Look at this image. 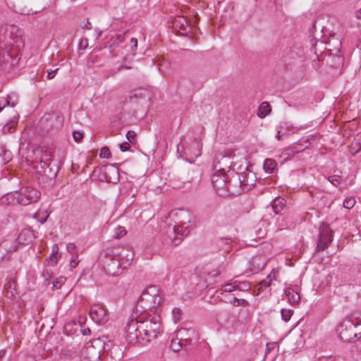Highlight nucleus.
Masks as SVG:
<instances>
[{
	"mask_svg": "<svg viewBox=\"0 0 361 361\" xmlns=\"http://www.w3.org/2000/svg\"><path fill=\"white\" fill-rule=\"evenodd\" d=\"M238 178H240V183L243 188L246 191L250 190L253 185L256 183L257 177L254 172L248 169L246 166L245 170L242 172L237 171Z\"/></svg>",
	"mask_w": 361,
	"mask_h": 361,
	"instance_id": "obj_13",
	"label": "nucleus"
},
{
	"mask_svg": "<svg viewBox=\"0 0 361 361\" xmlns=\"http://www.w3.org/2000/svg\"><path fill=\"white\" fill-rule=\"evenodd\" d=\"M58 70H59L58 68H56L55 70H53V71H51L50 72H48L47 78L49 80L53 79L55 77L56 73Z\"/></svg>",
	"mask_w": 361,
	"mask_h": 361,
	"instance_id": "obj_52",
	"label": "nucleus"
},
{
	"mask_svg": "<svg viewBox=\"0 0 361 361\" xmlns=\"http://www.w3.org/2000/svg\"><path fill=\"white\" fill-rule=\"evenodd\" d=\"M113 255H116L120 261L123 269L128 268L134 259V252L132 248L126 246L122 248H113Z\"/></svg>",
	"mask_w": 361,
	"mask_h": 361,
	"instance_id": "obj_9",
	"label": "nucleus"
},
{
	"mask_svg": "<svg viewBox=\"0 0 361 361\" xmlns=\"http://www.w3.org/2000/svg\"><path fill=\"white\" fill-rule=\"evenodd\" d=\"M173 27L183 36H187L190 32V28L188 25L186 18L182 16H178L174 19Z\"/></svg>",
	"mask_w": 361,
	"mask_h": 361,
	"instance_id": "obj_16",
	"label": "nucleus"
},
{
	"mask_svg": "<svg viewBox=\"0 0 361 361\" xmlns=\"http://www.w3.org/2000/svg\"><path fill=\"white\" fill-rule=\"evenodd\" d=\"M40 164H41L42 169H45L46 167H49L50 162H47L45 160H41L40 161Z\"/></svg>",
	"mask_w": 361,
	"mask_h": 361,
	"instance_id": "obj_54",
	"label": "nucleus"
},
{
	"mask_svg": "<svg viewBox=\"0 0 361 361\" xmlns=\"http://www.w3.org/2000/svg\"><path fill=\"white\" fill-rule=\"evenodd\" d=\"M82 355L89 361H97L100 358V351L92 345H87L82 350Z\"/></svg>",
	"mask_w": 361,
	"mask_h": 361,
	"instance_id": "obj_19",
	"label": "nucleus"
},
{
	"mask_svg": "<svg viewBox=\"0 0 361 361\" xmlns=\"http://www.w3.org/2000/svg\"><path fill=\"white\" fill-rule=\"evenodd\" d=\"M249 303L245 299H240V302L234 303V306H243V307H247L248 306Z\"/></svg>",
	"mask_w": 361,
	"mask_h": 361,
	"instance_id": "obj_51",
	"label": "nucleus"
},
{
	"mask_svg": "<svg viewBox=\"0 0 361 361\" xmlns=\"http://www.w3.org/2000/svg\"><path fill=\"white\" fill-rule=\"evenodd\" d=\"M35 238L36 236L35 235L34 231L31 230L30 228H24L19 233L16 241L18 244L28 245L29 243H32L35 239Z\"/></svg>",
	"mask_w": 361,
	"mask_h": 361,
	"instance_id": "obj_17",
	"label": "nucleus"
},
{
	"mask_svg": "<svg viewBox=\"0 0 361 361\" xmlns=\"http://www.w3.org/2000/svg\"><path fill=\"white\" fill-rule=\"evenodd\" d=\"M358 138L353 143V148L356 149L355 152H359L361 150V134L357 135Z\"/></svg>",
	"mask_w": 361,
	"mask_h": 361,
	"instance_id": "obj_45",
	"label": "nucleus"
},
{
	"mask_svg": "<svg viewBox=\"0 0 361 361\" xmlns=\"http://www.w3.org/2000/svg\"><path fill=\"white\" fill-rule=\"evenodd\" d=\"M68 252L71 255V257H78L79 253L76 249V245L73 243H69L66 245Z\"/></svg>",
	"mask_w": 361,
	"mask_h": 361,
	"instance_id": "obj_35",
	"label": "nucleus"
},
{
	"mask_svg": "<svg viewBox=\"0 0 361 361\" xmlns=\"http://www.w3.org/2000/svg\"><path fill=\"white\" fill-rule=\"evenodd\" d=\"M27 1L31 6V8L27 12H25V14L39 13L48 5L47 0H27Z\"/></svg>",
	"mask_w": 361,
	"mask_h": 361,
	"instance_id": "obj_18",
	"label": "nucleus"
},
{
	"mask_svg": "<svg viewBox=\"0 0 361 361\" xmlns=\"http://www.w3.org/2000/svg\"><path fill=\"white\" fill-rule=\"evenodd\" d=\"M235 286H236V290H238V291H247L250 290V285L249 283L247 282H245V281H243V282H239V281H235Z\"/></svg>",
	"mask_w": 361,
	"mask_h": 361,
	"instance_id": "obj_33",
	"label": "nucleus"
},
{
	"mask_svg": "<svg viewBox=\"0 0 361 361\" xmlns=\"http://www.w3.org/2000/svg\"><path fill=\"white\" fill-rule=\"evenodd\" d=\"M103 269L111 276L118 275L123 267L116 255H113L111 249L107 250L101 258Z\"/></svg>",
	"mask_w": 361,
	"mask_h": 361,
	"instance_id": "obj_4",
	"label": "nucleus"
},
{
	"mask_svg": "<svg viewBox=\"0 0 361 361\" xmlns=\"http://www.w3.org/2000/svg\"><path fill=\"white\" fill-rule=\"evenodd\" d=\"M66 279L64 276H61L56 280L52 281L53 287L56 289H59L62 286V285L65 283Z\"/></svg>",
	"mask_w": 361,
	"mask_h": 361,
	"instance_id": "obj_40",
	"label": "nucleus"
},
{
	"mask_svg": "<svg viewBox=\"0 0 361 361\" xmlns=\"http://www.w3.org/2000/svg\"><path fill=\"white\" fill-rule=\"evenodd\" d=\"M124 41L125 33L116 34L110 38L109 48L113 56L123 54L121 50L123 48Z\"/></svg>",
	"mask_w": 361,
	"mask_h": 361,
	"instance_id": "obj_15",
	"label": "nucleus"
},
{
	"mask_svg": "<svg viewBox=\"0 0 361 361\" xmlns=\"http://www.w3.org/2000/svg\"><path fill=\"white\" fill-rule=\"evenodd\" d=\"M259 259H259V257H252V258L251 259V260L250 261V264L257 263Z\"/></svg>",
	"mask_w": 361,
	"mask_h": 361,
	"instance_id": "obj_59",
	"label": "nucleus"
},
{
	"mask_svg": "<svg viewBox=\"0 0 361 361\" xmlns=\"http://www.w3.org/2000/svg\"><path fill=\"white\" fill-rule=\"evenodd\" d=\"M333 239L334 231L328 226L321 227L319 228V239L315 252H319L326 249L333 241Z\"/></svg>",
	"mask_w": 361,
	"mask_h": 361,
	"instance_id": "obj_8",
	"label": "nucleus"
},
{
	"mask_svg": "<svg viewBox=\"0 0 361 361\" xmlns=\"http://www.w3.org/2000/svg\"><path fill=\"white\" fill-rule=\"evenodd\" d=\"M275 279H276V272L273 269V271L269 275H267L266 279H263L260 282V285L265 288L269 287L271 284L272 281L275 280Z\"/></svg>",
	"mask_w": 361,
	"mask_h": 361,
	"instance_id": "obj_32",
	"label": "nucleus"
},
{
	"mask_svg": "<svg viewBox=\"0 0 361 361\" xmlns=\"http://www.w3.org/2000/svg\"><path fill=\"white\" fill-rule=\"evenodd\" d=\"M293 311L289 309H282L281 310V318L284 322H288L293 315Z\"/></svg>",
	"mask_w": 361,
	"mask_h": 361,
	"instance_id": "obj_36",
	"label": "nucleus"
},
{
	"mask_svg": "<svg viewBox=\"0 0 361 361\" xmlns=\"http://www.w3.org/2000/svg\"><path fill=\"white\" fill-rule=\"evenodd\" d=\"M126 336L130 343L142 341V334L140 331L139 319H131L126 327Z\"/></svg>",
	"mask_w": 361,
	"mask_h": 361,
	"instance_id": "obj_10",
	"label": "nucleus"
},
{
	"mask_svg": "<svg viewBox=\"0 0 361 361\" xmlns=\"http://www.w3.org/2000/svg\"><path fill=\"white\" fill-rule=\"evenodd\" d=\"M328 180L331 183H332L335 186H337L341 183V177L337 175L329 176Z\"/></svg>",
	"mask_w": 361,
	"mask_h": 361,
	"instance_id": "obj_44",
	"label": "nucleus"
},
{
	"mask_svg": "<svg viewBox=\"0 0 361 361\" xmlns=\"http://www.w3.org/2000/svg\"><path fill=\"white\" fill-rule=\"evenodd\" d=\"M79 261L78 260V257H71L69 265L71 269L75 268L78 264Z\"/></svg>",
	"mask_w": 361,
	"mask_h": 361,
	"instance_id": "obj_49",
	"label": "nucleus"
},
{
	"mask_svg": "<svg viewBox=\"0 0 361 361\" xmlns=\"http://www.w3.org/2000/svg\"><path fill=\"white\" fill-rule=\"evenodd\" d=\"M170 348L173 352H179L183 348V344L178 337L172 338L171 341Z\"/></svg>",
	"mask_w": 361,
	"mask_h": 361,
	"instance_id": "obj_31",
	"label": "nucleus"
},
{
	"mask_svg": "<svg viewBox=\"0 0 361 361\" xmlns=\"http://www.w3.org/2000/svg\"><path fill=\"white\" fill-rule=\"evenodd\" d=\"M73 137L75 142H79L83 137L82 133L78 131H74L73 133Z\"/></svg>",
	"mask_w": 361,
	"mask_h": 361,
	"instance_id": "obj_47",
	"label": "nucleus"
},
{
	"mask_svg": "<svg viewBox=\"0 0 361 361\" xmlns=\"http://www.w3.org/2000/svg\"><path fill=\"white\" fill-rule=\"evenodd\" d=\"M90 316L92 320L97 324H104L108 321L106 310L102 305L99 304H94L92 306Z\"/></svg>",
	"mask_w": 361,
	"mask_h": 361,
	"instance_id": "obj_14",
	"label": "nucleus"
},
{
	"mask_svg": "<svg viewBox=\"0 0 361 361\" xmlns=\"http://www.w3.org/2000/svg\"><path fill=\"white\" fill-rule=\"evenodd\" d=\"M127 233L125 227L118 226L115 228L114 236L116 238H120Z\"/></svg>",
	"mask_w": 361,
	"mask_h": 361,
	"instance_id": "obj_37",
	"label": "nucleus"
},
{
	"mask_svg": "<svg viewBox=\"0 0 361 361\" xmlns=\"http://www.w3.org/2000/svg\"><path fill=\"white\" fill-rule=\"evenodd\" d=\"M293 127L289 126L288 123L286 122L281 123L280 126L278 127V132L276 135V137L280 140L284 136H286L290 131L292 130Z\"/></svg>",
	"mask_w": 361,
	"mask_h": 361,
	"instance_id": "obj_22",
	"label": "nucleus"
},
{
	"mask_svg": "<svg viewBox=\"0 0 361 361\" xmlns=\"http://www.w3.org/2000/svg\"><path fill=\"white\" fill-rule=\"evenodd\" d=\"M228 178V173L215 171L212 176L211 181L212 185L216 193L221 197H228V193L226 190Z\"/></svg>",
	"mask_w": 361,
	"mask_h": 361,
	"instance_id": "obj_7",
	"label": "nucleus"
},
{
	"mask_svg": "<svg viewBox=\"0 0 361 361\" xmlns=\"http://www.w3.org/2000/svg\"><path fill=\"white\" fill-rule=\"evenodd\" d=\"M285 294L288 298V300L291 304H295L299 302L300 298L298 292L295 291L291 288H288L285 290Z\"/></svg>",
	"mask_w": 361,
	"mask_h": 361,
	"instance_id": "obj_24",
	"label": "nucleus"
},
{
	"mask_svg": "<svg viewBox=\"0 0 361 361\" xmlns=\"http://www.w3.org/2000/svg\"><path fill=\"white\" fill-rule=\"evenodd\" d=\"M355 17L361 20V8L355 12Z\"/></svg>",
	"mask_w": 361,
	"mask_h": 361,
	"instance_id": "obj_60",
	"label": "nucleus"
},
{
	"mask_svg": "<svg viewBox=\"0 0 361 361\" xmlns=\"http://www.w3.org/2000/svg\"><path fill=\"white\" fill-rule=\"evenodd\" d=\"M13 95H8L6 97H0V112L7 106L15 107L18 104V100L12 101Z\"/></svg>",
	"mask_w": 361,
	"mask_h": 361,
	"instance_id": "obj_25",
	"label": "nucleus"
},
{
	"mask_svg": "<svg viewBox=\"0 0 361 361\" xmlns=\"http://www.w3.org/2000/svg\"><path fill=\"white\" fill-rule=\"evenodd\" d=\"M135 133L132 130H128L126 133V137L128 140L129 142H133L135 137Z\"/></svg>",
	"mask_w": 361,
	"mask_h": 361,
	"instance_id": "obj_48",
	"label": "nucleus"
},
{
	"mask_svg": "<svg viewBox=\"0 0 361 361\" xmlns=\"http://www.w3.org/2000/svg\"><path fill=\"white\" fill-rule=\"evenodd\" d=\"M109 169L110 171H111L113 173L116 175V179L118 180V169L112 166H111Z\"/></svg>",
	"mask_w": 361,
	"mask_h": 361,
	"instance_id": "obj_53",
	"label": "nucleus"
},
{
	"mask_svg": "<svg viewBox=\"0 0 361 361\" xmlns=\"http://www.w3.org/2000/svg\"><path fill=\"white\" fill-rule=\"evenodd\" d=\"M130 144L128 142H124L120 145V149L121 152H126L130 148Z\"/></svg>",
	"mask_w": 361,
	"mask_h": 361,
	"instance_id": "obj_50",
	"label": "nucleus"
},
{
	"mask_svg": "<svg viewBox=\"0 0 361 361\" xmlns=\"http://www.w3.org/2000/svg\"><path fill=\"white\" fill-rule=\"evenodd\" d=\"M82 28L90 30L92 29V25L89 20H86V22L82 25Z\"/></svg>",
	"mask_w": 361,
	"mask_h": 361,
	"instance_id": "obj_55",
	"label": "nucleus"
},
{
	"mask_svg": "<svg viewBox=\"0 0 361 361\" xmlns=\"http://www.w3.org/2000/svg\"><path fill=\"white\" fill-rule=\"evenodd\" d=\"M18 203L26 206L36 202L40 197V192L35 188L22 187L14 195Z\"/></svg>",
	"mask_w": 361,
	"mask_h": 361,
	"instance_id": "obj_5",
	"label": "nucleus"
},
{
	"mask_svg": "<svg viewBox=\"0 0 361 361\" xmlns=\"http://www.w3.org/2000/svg\"><path fill=\"white\" fill-rule=\"evenodd\" d=\"M303 149L304 148L302 147H298L295 146V147H292L286 149L283 152L286 154L290 155V154H293L295 153H298V152H299L300 151H302Z\"/></svg>",
	"mask_w": 361,
	"mask_h": 361,
	"instance_id": "obj_42",
	"label": "nucleus"
},
{
	"mask_svg": "<svg viewBox=\"0 0 361 361\" xmlns=\"http://www.w3.org/2000/svg\"><path fill=\"white\" fill-rule=\"evenodd\" d=\"M145 90L139 89L130 92L129 94V100L133 102L134 98H142L145 96Z\"/></svg>",
	"mask_w": 361,
	"mask_h": 361,
	"instance_id": "obj_34",
	"label": "nucleus"
},
{
	"mask_svg": "<svg viewBox=\"0 0 361 361\" xmlns=\"http://www.w3.org/2000/svg\"><path fill=\"white\" fill-rule=\"evenodd\" d=\"M139 302H152L153 303V301L152 300V297L149 296V295L148 294L147 291H145V290L142 291V294L140 295V297L139 298Z\"/></svg>",
	"mask_w": 361,
	"mask_h": 361,
	"instance_id": "obj_41",
	"label": "nucleus"
},
{
	"mask_svg": "<svg viewBox=\"0 0 361 361\" xmlns=\"http://www.w3.org/2000/svg\"><path fill=\"white\" fill-rule=\"evenodd\" d=\"M5 355V351L3 350H0V360L3 358V357Z\"/></svg>",
	"mask_w": 361,
	"mask_h": 361,
	"instance_id": "obj_64",
	"label": "nucleus"
},
{
	"mask_svg": "<svg viewBox=\"0 0 361 361\" xmlns=\"http://www.w3.org/2000/svg\"><path fill=\"white\" fill-rule=\"evenodd\" d=\"M81 333L84 336L90 334V329L89 328H84L81 329Z\"/></svg>",
	"mask_w": 361,
	"mask_h": 361,
	"instance_id": "obj_57",
	"label": "nucleus"
},
{
	"mask_svg": "<svg viewBox=\"0 0 361 361\" xmlns=\"http://www.w3.org/2000/svg\"><path fill=\"white\" fill-rule=\"evenodd\" d=\"M192 147H195L197 149V152L194 153V155L197 157L200 155V149H198V144L197 143H193L192 145Z\"/></svg>",
	"mask_w": 361,
	"mask_h": 361,
	"instance_id": "obj_56",
	"label": "nucleus"
},
{
	"mask_svg": "<svg viewBox=\"0 0 361 361\" xmlns=\"http://www.w3.org/2000/svg\"><path fill=\"white\" fill-rule=\"evenodd\" d=\"M5 295L6 296L7 299L9 300V301H8L9 304H14V302L16 301L18 295L15 291V289L13 288V283H8V287L5 290Z\"/></svg>",
	"mask_w": 361,
	"mask_h": 361,
	"instance_id": "obj_23",
	"label": "nucleus"
},
{
	"mask_svg": "<svg viewBox=\"0 0 361 361\" xmlns=\"http://www.w3.org/2000/svg\"><path fill=\"white\" fill-rule=\"evenodd\" d=\"M147 291L154 304H159L161 302V298L157 295L158 288L156 286H152L145 290Z\"/></svg>",
	"mask_w": 361,
	"mask_h": 361,
	"instance_id": "obj_26",
	"label": "nucleus"
},
{
	"mask_svg": "<svg viewBox=\"0 0 361 361\" xmlns=\"http://www.w3.org/2000/svg\"><path fill=\"white\" fill-rule=\"evenodd\" d=\"M271 111L270 106L268 102H264L259 106L258 116L261 118L265 117Z\"/></svg>",
	"mask_w": 361,
	"mask_h": 361,
	"instance_id": "obj_30",
	"label": "nucleus"
},
{
	"mask_svg": "<svg viewBox=\"0 0 361 361\" xmlns=\"http://www.w3.org/2000/svg\"><path fill=\"white\" fill-rule=\"evenodd\" d=\"M235 281L233 283H227L222 286L221 290L224 292L231 293L232 291L236 290Z\"/></svg>",
	"mask_w": 361,
	"mask_h": 361,
	"instance_id": "obj_38",
	"label": "nucleus"
},
{
	"mask_svg": "<svg viewBox=\"0 0 361 361\" xmlns=\"http://www.w3.org/2000/svg\"><path fill=\"white\" fill-rule=\"evenodd\" d=\"M355 204V200L353 197H346L343 201V207L346 209H351Z\"/></svg>",
	"mask_w": 361,
	"mask_h": 361,
	"instance_id": "obj_39",
	"label": "nucleus"
},
{
	"mask_svg": "<svg viewBox=\"0 0 361 361\" xmlns=\"http://www.w3.org/2000/svg\"><path fill=\"white\" fill-rule=\"evenodd\" d=\"M140 331L142 334V341L149 342L159 334L161 322L159 316H154L145 319L139 318Z\"/></svg>",
	"mask_w": 361,
	"mask_h": 361,
	"instance_id": "obj_2",
	"label": "nucleus"
},
{
	"mask_svg": "<svg viewBox=\"0 0 361 361\" xmlns=\"http://www.w3.org/2000/svg\"><path fill=\"white\" fill-rule=\"evenodd\" d=\"M286 206V201L283 198L276 197L271 202V207L273 211L276 214H282V211L283 210Z\"/></svg>",
	"mask_w": 361,
	"mask_h": 361,
	"instance_id": "obj_21",
	"label": "nucleus"
},
{
	"mask_svg": "<svg viewBox=\"0 0 361 361\" xmlns=\"http://www.w3.org/2000/svg\"><path fill=\"white\" fill-rule=\"evenodd\" d=\"M195 331L191 329L180 328L177 331L176 337H178L180 341L188 340L190 338V336L194 334Z\"/></svg>",
	"mask_w": 361,
	"mask_h": 361,
	"instance_id": "obj_27",
	"label": "nucleus"
},
{
	"mask_svg": "<svg viewBox=\"0 0 361 361\" xmlns=\"http://www.w3.org/2000/svg\"><path fill=\"white\" fill-rule=\"evenodd\" d=\"M111 156V152L107 147L101 149L100 157L102 158H109Z\"/></svg>",
	"mask_w": 361,
	"mask_h": 361,
	"instance_id": "obj_46",
	"label": "nucleus"
},
{
	"mask_svg": "<svg viewBox=\"0 0 361 361\" xmlns=\"http://www.w3.org/2000/svg\"><path fill=\"white\" fill-rule=\"evenodd\" d=\"M175 224L169 226L166 231L168 238L172 243L178 245L180 243L184 236H186L194 226V218L190 212L184 209L176 212Z\"/></svg>",
	"mask_w": 361,
	"mask_h": 361,
	"instance_id": "obj_1",
	"label": "nucleus"
},
{
	"mask_svg": "<svg viewBox=\"0 0 361 361\" xmlns=\"http://www.w3.org/2000/svg\"><path fill=\"white\" fill-rule=\"evenodd\" d=\"M18 249V247L16 245H14L13 247H10L9 249V252H16Z\"/></svg>",
	"mask_w": 361,
	"mask_h": 361,
	"instance_id": "obj_62",
	"label": "nucleus"
},
{
	"mask_svg": "<svg viewBox=\"0 0 361 361\" xmlns=\"http://www.w3.org/2000/svg\"><path fill=\"white\" fill-rule=\"evenodd\" d=\"M262 269V267H260V266L259 265V267H257V268H255V269H252V272H258V271H259V270H261Z\"/></svg>",
	"mask_w": 361,
	"mask_h": 361,
	"instance_id": "obj_63",
	"label": "nucleus"
},
{
	"mask_svg": "<svg viewBox=\"0 0 361 361\" xmlns=\"http://www.w3.org/2000/svg\"><path fill=\"white\" fill-rule=\"evenodd\" d=\"M104 350L108 351V354L115 361L120 360L123 357L122 349L117 345H112L111 348L109 343L104 344Z\"/></svg>",
	"mask_w": 361,
	"mask_h": 361,
	"instance_id": "obj_20",
	"label": "nucleus"
},
{
	"mask_svg": "<svg viewBox=\"0 0 361 361\" xmlns=\"http://www.w3.org/2000/svg\"><path fill=\"white\" fill-rule=\"evenodd\" d=\"M61 255L59 254V246L57 244H54L52 246V252L49 256V260L53 265H56Z\"/></svg>",
	"mask_w": 361,
	"mask_h": 361,
	"instance_id": "obj_29",
	"label": "nucleus"
},
{
	"mask_svg": "<svg viewBox=\"0 0 361 361\" xmlns=\"http://www.w3.org/2000/svg\"><path fill=\"white\" fill-rule=\"evenodd\" d=\"M130 42H131V44H132L133 47H134V48H135V49H136V48H137V39H135V38H132V39H130Z\"/></svg>",
	"mask_w": 361,
	"mask_h": 361,
	"instance_id": "obj_58",
	"label": "nucleus"
},
{
	"mask_svg": "<svg viewBox=\"0 0 361 361\" xmlns=\"http://www.w3.org/2000/svg\"><path fill=\"white\" fill-rule=\"evenodd\" d=\"M182 311L180 308H173L172 311L173 319L175 323L180 319Z\"/></svg>",
	"mask_w": 361,
	"mask_h": 361,
	"instance_id": "obj_43",
	"label": "nucleus"
},
{
	"mask_svg": "<svg viewBox=\"0 0 361 361\" xmlns=\"http://www.w3.org/2000/svg\"><path fill=\"white\" fill-rule=\"evenodd\" d=\"M238 302H240V299H238L236 297H234L233 298V302H231V303L234 305V303H238Z\"/></svg>",
	"mask_w": 361,
	"mask_h": 361,
	"instance_id": "obj_61",
	"label": "nucleus"
},
{
	"mask_svg": "<svg viewBox=\"0 0 361 361\" xmlns=\"http://www.w3.org/2000/svg\"><path fill=\"white\" fill-rule=\"evenodd\" d=\"M277 163L272 159H266L264 161L263 168L269 173H271L276 169Z\"/></svg>",
	"mask_w": 361,
	"mask_h": 361,
	"instance_id": "obj_28",
	"label": "nucleus"
},
{
	"mask_svg": "<svg viewBox=\"0 0 361 361\" xmlns=\"http://www.w3.org/2000/svg\"><path fill=\"white\" fill-rule=\"evenodd\" d=\"M228 183L226 189L228 193V197L238 196L241 193L246 192V190L243 188L237 171H234V170H228Z\"/></svg>",
	"mask_w": 361,
	"mask_h": 361,
	"instance_id": "obj_6",
	"label": "nucleus"
},
{
	"mask_svg": "<svg viewBox=\"0 0 361 361\" xmlns=\"http://www.w3.org/2000/svg\"><path fill=\"white\" fill-rule=\"evenodd\" d=\"M232 164L233 161L231 157L220 155L215 159L214 170L224 173H228V170H234V171H235V164Z\"/></svg>",
	"mask_w": 361,
	"mask_h": 361,
	"instance_id": "obj_12",
	"label": "nucleus"
},
{
	"mask_svg": "<svg viewBox=\"0 0 361 361\" xmlns=\"http://www.w3.org/2000/svg\"><path fill=\"white\" fill-rule=\"evenodd\" d=\"M219 275V272L216 270L202 271L199 275H195V278H200V281L197 283L198 290H201L206 288L209 286L215 283V278Z\"/></svg>",
	"mask_w": 361,
	"mask_h": 361,
	"instance_id": "obj_11",
	"label": "nucleus"
},
{
	"mask_svg": "<svg viewBox=\"0 0 361 361\" xmlns=\"http://www.w3.org/2000/svg\"><path fill=\"white\" fill-rule=\"evenodd\" d=\"M12 30L8 31L6 26H0V61H6L13 58Z\"/></svg>",
	"mask_w": 361,
	"mask_h": 361,
	"instance_id": "obj_3",
	"label": "nucleus"
}]
</instances>
